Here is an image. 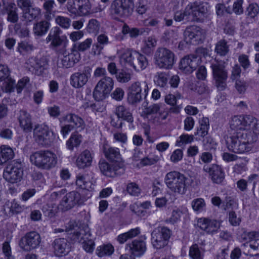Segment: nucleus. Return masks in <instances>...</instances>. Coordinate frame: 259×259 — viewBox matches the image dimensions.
Returning <instances> with one entry per match:
<instances>
[{"label": "nucleus", "mask_w": 259, "mask_h": 259, "mask_svg": "<svg viewBox=\"0 0 259 259\" xmlns=\"http://www.w3.org/2000/svg\"><path fill=\"white\" fill-rule=\"evenodd\" d=\"M250 117L236 116L230 121L231 133L226 138L228 148L237 153H243L249 151L252 144L255 140V137H248L250 132L247 130Z\"/></svg>", "instance_id": "nucleus-1"}, {"label": "nucleus", "mask_w": 259, "mask_h": 259, "mask_svg": "<svg viewBox=\"0 0 259 259\" xmlns=\"http://www.w3.org/2000/svg\"><path fill=\"white\" fill-rule=\"evenodd\" d=\"M209 6L205 2L196 1L193 4H189L185 10L176 13L175 20L180 22L186 21H201L204 15L208 12Z\"/></svg>", "instance_id": "nucleus-2"}, {"label": "nucleus", "mask_w": 259, "mask_h": 259, "mask_svg": "<svg viewBox=\"0 0 259 259\" xmlns=\"http://www.w3.org/2000/svg\"><path fill=\"white\" fill-rule=\"evenodd\" d=\"M211 51L207 49L200 48L196 55H190L184 57L180 61L179 69L183 73H192L201 62L209 61Z\"/></svg>", "instance_id": "nucleus-3"}, {"label": "nucleus", "mask_w": 259, "mask_h": 259, "mask_svg": "<svg viewBox=\"0 0 259 259\" xmlns=\"http://www.w3.org/2000/svg\"><path fill=\"white\" fill-rule=\"evenodd\" d=\"M29 160L31 163L37 167L49 170L57 165L59 156L50 150H40L32 153Z\"/></svg>", "instance_id": "nucleus-4"}, {"label": "nucleus", "mask_w": 259, "mask_h": 259, "mask_svg": "<svg viewBox=\"0 0 259 259\" xmlns=\"http://www.w3.org/2000/svg\"><path fill=\"white\" fill-rule=\"evenodd\" d=\"M164 183L169 190L176 195L185 194L189 186V179L177 171L167 173L164 178Z\"/></svg>", "instance_id": "nucleus-5"}, {"label": "nucleus", "mask_w": 259, "mask_h": 259, "mask_svg": "<svg viewBox=\"0 0 259 259\" xmlns=\"http://www.w3.org/2000/svg\"><path fill=\"white\" fill-rule=\"evenodd\" d=\"M119 62L122 66L132 68L137 71L144 70L148 65L145 56L132 50H125L120 56Z\"/></svg>", "instance_id": "nucleus-6"}, {"label": "nucleus", "mask_w": 259, "mask_h": 259, "mask_svg": "<svg viewBox=\"0 0 259 259\" xmlns=\"http://www.w3.org/2000/svg\"><path fill=\"white\" fill-rule=\"evenodd\" d=\"M57 135L46 124L36 125L33 131V139L39 145L49 146L56 139Z\"/></svg>", "instance_id": "nucleus-7"}, {"label": "nucleus", "mask_w": 259, "mask_h": 259, "mask_svg": "<svg viewBox=\"0 0 259 259\" xmlns=\"http://www.w3.org/2000/svg\"><path fill=\"white\" fill-rule=\"evenodd\" d=\"M113 87L112 78L108 76L102 78L97 82L93 90V98L97 101L105 100L108 97Z\"/></svg>", "instance_id": "nucleus-8"}, {"label": "nucleus", "mask_w": 259, "mask_h": 259, "mask_svg": "<svg viewBox=\"0 0 259 259\" xmlns=\"http://www.w3.org/2000/svg\"><path fill=\"white\" fill-rule=\"evenodd\" d=\"M149 88L146 81H137L131 84L127 91V100L132 104L139 102L142 95L146 98L148 94Z\"/></svg>", "instance_id": "nucleus-9"}, {"label": "nucleus", "mask_w": 259, "mask_h": 259, "mask_svg": "<svg viewBox=\"0 0 259 259\" xmlns=\"http://www.w3.org/2000/svg\"><path fill=\"white\" fill-rule=\"evenodd\" d=\"M154 58L155 64L161 68L169 69L175 62L174 54L165 48L158 49Z\"/></svg>", "instance_id": "nucleus-10"}, {"label": "nucleus", "mask_w": 259, "mask_h": 259, "mask_svg": "<svg viewBox=\"0 0 259 259\" xmlns=\"http://www.w3.org/2000/svg\"><path fill=\"white\" fill-rule=\"evenodd\" d=\"M23 169L21 163L14 162L9 164L5 169L3 177L11 184H17L22 179Z\"/></svg>", "instance_id": "nucleus-11"}, {"label": "nucleus", "mask_w": 259, "mask_h": 259, "mask_svg": "<svg viewBox=\"0 0 259 259\" xmlns=\"http://www.w3.org/2000/svg\"><path fill=\"white\" fill-rule=\"evenodd\" d=\"M211 68L216 87L219 90H224L227 85L226 80L228 77L224 65L219 62H215L212 64Z\"/></svg>", "instance_id": "nucleus-12"}, {"label": "nucleus", "mask_w": 259, "mask_h": 259, "mask_svg": "<svg viewBox=\"0 0 259 259\" xmlns=\"http://www.w3.org/2000/svg\"><path fill=\"white\" fill-rule=\"evenodd\" d=\"M170 237V231L165 227H160L152 233V243L156 248H160L166 245Z\"/></svg>", "instance_id": "nucleus-13"}, {"label": "nucleus", "mask_w": 259, "mask_h": 259, "mask_svg": "<svg viewBox=\"0 0 259 259\" xmlns=\"http://www.w3.org/2000/svg\"><path fill=\"white\" fill-rule=\"evenodd\" d=\"M40 242L39 235L35 232H31L23 237L19 243L20 247L26 251H30L38 247Z\"/></svg>", "instance_id": "nucleus-14"}, {"label": "nucleus", "mask_w": 259, "mask_h": 259, "mask_svg": "<svg viewBox=\"0 0 259 259\" xmlns=\"http://www.w3.org/2000/svg\"><path fill=\"white\" fill-rule=\"evenodd\" d=\"M112 8L115 13L127 16L134 10V2L133 0H115L112 4Z\"/></svg>", "instance_id": "nucleus-15"}, {"label": "nucleus", "mask_w": 259, "mask_h": 259, "mask_svg": "<svg viewBox=\"0 0 259 259\" xmlns=\"http://www.w3.org/2000/svg\"><path fill=\"white\" fill-rule=\"evenodd\" d=\"M62 31L58 27L53 28L46 39L47 44L50 43L51 47H58L62 44H67L68 40L66 35H61Z\"/></svg>", "instance_id": "nucleus-16"}, {"label": "nucleus", "mask_w": 259, "mask_h": 259, "mask_svg": "<svg viewBox=\"0 0 259 259\" xmlns=\"http://www.w3.org/2000/svg\"><path fill=\"white\" fill-rule=\"evenodd\" d=\"M221 222L213 219L205 218H199L197 220L196 225L201 230L208 234H213L218 231Z\"/></svg>", "instance_id": "nucleus-17"}, {"label": "nucleus", "mask_w": 259, "mask_h": 259, "mask_svg": "<svg viewBox=\"0 0 259 259\" xmlns=\"http://www.w3.org/2000/svg\"><path fill=\"white\" fill-rule=\"evenodd\" d=\"M101 150L106 157L113 162L117 163L119 168H122L124 166V163L118 148L111 147L105 143L102 145Z\"/></svg>", "instance_id": "nucleus-18"}, {"label": "nucleus", "mask_w": 259, "mask_h": 259, "mask_svg": "<svg viewBox=\"0 0 259 259\" xmlns=\"http://www.w3.org/2000/svg\"><path fill=\"white\" fill-rule=\"evenodd\" d=\"M90 236L89 229L86 227L84 230H80L79 233H76L74 238L81 242L83 249L89 253H92L94 251L95 246L93 240L89 238Z\"/></svg>", "instance_id": "nucleus-19"}, {"label": "nucleus", "mask_w": 259, "mask_h": 259, "mask_svg": "<svg viewBox=\"0 0 259 259\" xmlns=\"http://www.w3.org/2000/svg\"><path fill=\"white\" fill-rule=\"evenodd\" d=\"M204 171L208 173L211 181L216 184H221L225 179V173L222 168L217 164L204 165Z\"/></svg>", "instance_id": "nucleus-20"}, {"label": "nucleus", "mask_w": 259, "mask_h": 259, "mask_svg": "<svg viewBox=\"0 0 259 259\" xmlns=\"http://www.w3.org/2000/svg\"><path fill=\"white\" fill-rule=\"evenodd\" d=\"M94 158V155L90 150L85 149L80 152L77 156L76 161V166L79 169H84L90 167Z\"/></svg>", "instance_id": "nucleus-21"}, {"label": "nucleus", "mask_w": 259, "mask_h": 259, "mask_svg": "<svg viewBox=\"0 0 259 259\" xmlns=\"http://www.w3.org/2000/svg\"><path fill=\"white\" fill-rule=\"evenodd\" d=\"M185 40L187 44L196 43L202 40L203 34L198 27L192 26L188 27L184 32Z\"/></svg>", "instance_id": "nucleus-22"}, {"label": "nucleus", "mask_w": 259, "mask_h": 259, "mask_svg": "<svg viewBox=\"0 0 259 259\" xmlns=\"http://www.w3.org/2000/svg\"><path fill=\"white\" fill-rule=\"evenodd\" d=\"M125 249L134 256H141L146 250V243L143 240L136 239L126 244Z\"/></svg>", "instance_id": "nucleus-23"}, {"label": "nucleus", "mask_w": 259, "mask_h": 259, "mask_svg": "<svg viewBox=\"0 0 259 259\" xmlns=\"http://www.w3.org/2000/svg\"><path fill=\"white\" fill-rule=\"evenodd\" d=\"M47 64L45 59L38 60L35 57H31L28 59L26 62L25 67L30 71L37 75H40L44 67Z\"/></svg>", "instance_id": "nucleus-24"}, {"label": "nucleus", "mask_w": 259, "mask_h": 259, "mask_svg": "<svg viewBox=\"0 0 259 259\" xmlns=\"http://www.w3.org/2000/svg\"><path fill=\"white\" fill-rule=\"evenodd\" d=\"M80 199V196L79 193L72 192L65 196L62 200L60 207L64 210L71 209L77 204Z\"/></svg>", "instance_id": "nucleus-25"}, {"label": "nucleus", "mask_w": 259, "mask_h": 259, "mask_svg": "<svg viewBox=\"0 0 259 259\" xmlns=\"http://www.w3.org/2000/svg\"><path fill=\"white\" fill-rule=\"evenodd\" d=\"M91 8V5L88 0L85 1L84 3L82 0H75L73 5H71L70 8L68 7V9H70V11L72 13L76 12L80 16L89 14Z\"/></svg>", "instance_id": "nucleus-26"}, {"label": "nucleus", "mask_w": 259, "mask_h": 259, "mask_svg": "<svg viewBox=\"0 0 259 259\" xmlns=\"http://www.w3.org/2000/svg\"><path fill=\"white\" fill-rule=\"evenodd\" d=\"M70 251V245L64 239H57L54 242V252L55 255L62 256Z\"/></svg>", "instance_id": "nucleus-27"}, {"label": "nucleus", "mask_w": 259, "mask_h": 259, "mask_svg": "<svg viewBox=\"0 0 259 259\" xmlns=\"http://www.w3.org/2000/svg\"><path fill=\"white\" fill-rule=\"evenodd\" d=\"M76 184L78 188L89 190L93 185V177L88 174H79L76 177Z\"/></svg>", "instance_id": "nucleus-28"}, {"label": "nucleus", "mask_w": 259, "mask_h": 259, "mask_svg": "<svg viewBox=\"0 0 259 259\" xmlns=\"http://www.w3.org/2000/svg\"><path fill=\"white\" fill-rule=\"evenodd\" d=\"M141 115L148 120H158L160 115L159 106L154 104L145 108Z\"/></svg>", "instance_id": "nucleus-29"}, {"label": "nucleus", "mask_w": 259, "mask_h": 259, "mask_svg": "<svg viewBox=\"0 0 259 259\" xmlns=\"http://www.w3.org/2000/svg\"><path fill=\"white\" fill-rule=\"evenodd\" d=\"M3 4L8 14V20L12 23L16 22L18 16L13 0H3Z\"/></svg>", "instance_id": "nucleus-30"}, {"label": "nucleus", "mask_w": 259, "mask_h": 259, "mask_svg": "<svg viewBox=\"0 0 259 259\" xmlns=\"http://www.w3.org/2000/svg\"><path fill=\"white\" fill-rule=\"evenodd\" d=\"M89 77V75L86 73L77 72L71 76L70 83L73 87L79 88L85 84Z\"/></svg>", "instance_id": "nucleus-31"}, {"label": "nucleus", "mask_w": 259, "mask_h": 259, "mask_svg": "<svg viewBox=\"0 0 259 259\" xmlns=\"http://www.w3.org/2000/svg\"><path fill=\"white\" fill-rule=\"evenodd\" d=\"M64 121L65 123H68L71 125L72 128H80L81 130H83L85 126L83 119L73 114L67 115L64 118Z\"/></svg>", "instance_id": "nucleus-32"}, {"label": "nucleus", "mask_w": 259, "mask_h": 259, "mask_svg": "<svg viewBox=\"0 0 259 259\" xmlns=\"http://www.w3.org/2000/svg\"><path fill=\"white\" fill-rule=\"evenodd\" d=\"M141 233L140 228L137 227L132 229L126 232L119 234L117 238V240L120 244H123L128 240L137 237Z\"/></svg>", "instance_id": "nucleus-33"}, {"label": "nucleus", "mask_w": 259, "mask_h": 259, "mask_svg": "<svg viewBox=\"0 0 259 259\" xmlns=\"http://www.w3.org/2000/svg\"><path fill=\"white\" fill-rule=\"evenodd\" d=\"M0 149V164H3L14 157L13 150L10 146L2 145Z\"/></svg>", "instance_id": "nucleus-34"}, {"label": "nucleus", "mask_w": 259, "mask_h": 259, "mask_svg": "<svg viewBox=\"0 0 259 259\" xmlns=\"http://www.w3.org/2000/svg\"><path fill=\"white\" fill-rule=\"evenodd\" d=\"M114 252V247L110 243L104 244L97 247L96 253L100 257L109 256Z\"/></svg>", "instance_id": "nucleus-35"}, {"label": "nucleus", "mask_w": 259, "mask_h": 259, "mask_svg": "<svg viewBox=\"0 0 259 259\" xmlns=\"http://www.w3.org/2000/svg\"><path fill=\"white\" fill-rule=\"evenodd\" d=\"M188 210L185 206H181L179 208L173 210L171 215L168 220L169 223L175 224L180 221L181 218L184 215H186Z\"/></svg>", "instance_id": "nucleus-36"}, {"label": "nucleus", "mask_w": 259, "mask_h": 259, "mask_svg": "<svg viewBox=\"0 0 259 259\" xmlns=\"http://www.w3.org/2000/svg\"><path fill=\"white\" fill-rule=\"evenodd\" d=\"M19 120L20 126L24 131L29 132L31 131L32 124L29 114L24 111L21 112Z\"/></svg>", "instance_id": "nucleus-37"}, {"label": "nucleus", "mask_w": 259, "mask_h": 259, "mask_svg": "<svg viewBox=\"0 0 259 259\" xmlns=\"http://www.w3.org/2000/svg\"><path fill=\"white\" fill-rule=\"evenodd\" d=\"M17 51L22 55H26L34 50V47L31 43L26 41H22L18 44Z\"/></svg>", "instance_id": "nucleus-38"}, {"label": "nucleus", "mask_w": 259, "mask_h": 259, "mask_svg": "<svg viewBox=\"0 0 259 259\" xmlns=\"http://www.w3.org/2000/svg\"><path fill=\"white\" fill-rule=\"evenodd\" d=\"M0 83L2 91L6 93L13 92L16 85L15 80L11 77L10 75L6 77L3 81H1Z\"/></svg>", "instance_id": "nucleus-39"}, {"label": "nucleus", "mask_w": 259, "mask_h": 259, "mask_svg": "<svg viewBox=\"0 0 259 259\" xmlns=\"http://www.w3.org/2000/svg\"><path fill=\"white\" fill-rule=\"evenodd\" d=\"M82 141V136L77 133L72 134L66 142L68 149L72 150L74 147H78Z\"/></svg>", "instance_id": "nucleus-40"}, {"label": "nucleus", "mask_w": 259, "mask_h": 259, "mask_svg": "<svg viewBox=\"0 0 259 259\" xmlns=\"http://www.w3.org/2000/svg\"><path fill=\"white\" fill-rule=\"evenodd\" d=\"M115 112L118 118H121L128 122H132L133 120L131 113L123 106H117Z\"/></svg>", "instance_id": "nucleus-41"}, {"label": "nucleus", "mask_w": 259, "mask_h": 259, "mask_svg": "<svg viewBox=\"0 0 259 259\" xmlns=\"http://www.w3.org/2000/svg\"><path fill=\"white\" fill-rule=\"evenodd\" d=\"M247 130L250 132L248 137L254 136L256 138V135H259V121L250 117V121L248 123ZM256 140V139L254 142Z\"/></svg>", "instance_id": "nucleus-42"}, {"label": "nucleus", "mask_w": 259, "mask_h": 259, "mask_svg": "<svg viewBox=\"0 0 259 259\" xmlns=\"http://www.w3.org/2000/svg\"><path fill=\"white\" fill-rule=\"evenodd\" d=\"M5 209V210L9 211L12 214H17L23 211L24 208L18 202L13 200L6 203Z\"/></svg>", "instance_id": "nucleus-43"}, {"label": "nucleus", "mask_w": 259, "mask_h": 259, "mask_svg": "<svg viewBox=\"0 0 259 259\" xmlns=\"http://www.w3.org/2000/svg\"><path fill=\"white\" fill-rule=\"evenodd\" d=\"M50 24L47 21H43L36 24L33 27V31L37 35H42L47 33Z\"/></svg>", "instance_id": "nucleus-44"}, {"label": "nucleus", "mask_w": 259, "mask_h": 259, "mask_svg": "<svg viewBox=\"0 0 259 259\" xmlns=\"http://www.w3.org/2000/svg\"><path fill=\"white\" fill-rule=\"evenodd\" d=\"M40 15V9L38 8H29L23 13V17L27 21H31Z\"/></svg>", "instance_id": "nucleus-45"}, {"label": "nucleus", "mask_w": 259, "mask_h": 259, "mask_svg": "<svg viewBox=\"0 0 259 259\" xmlns=\"http://www.w3.org/2000/svg\"><path fill=\"white\" fill-rule=\"evenodd\" d=\"M99 166L101 172L106 176L109 177H113L115 174L114 170L105 160L100 161L99 163Z\"/></svg>", "instance_id": "nucleus-46"}, {"label": "nucleus", "mask_w": 259, "mask_h": 259, "mask_svg": "<svg viewBox=\"0 0 259 259\" xmlns=\"http://www.w3.org/2000/svg\"><path fill=\"white\" fill-rule=\"evenodd\" d=\"M156 45V40L152 36H149L144 41L142 51L146 54H148L155 48Z\"/></svg>", "instance_id": "nucleus-47"}, {"label": "nucleus", "mask_w": 259, "mask_h": 259, "mask_svg": "<svg viewBox=\"0 0 259 259\" xmlns=\"http://www.w3.org/2000/svg\"><path fill=\"white\" fill-rule=\"evenodd\" d=\"M191 205L194 211L200 213L205 210L206 203L203 199L199 198L194 199L191 202Z\"/></svg>", "instance_id": "nucleus-48"}, {"label": "nucleus", "mask_w": 259, "mask_h": 259, "mask_svg": "<svg viewBox=\"0 0 259 259\" xmlns=\"http://www.w3.org/2000/svg\"><path fill=\"white\" fill-rule=\"evenodd\" d=\"M189 256L191 259H203L204 255L199 249L197 244L191 245L189 250Z\"/></svg>", "instance_id": "nucleus-49"}, {"label": "nucleus", "mask_w": 259, "mask_h": 259, "mask_svg": "<svg viewBox=\"0 0 259 259\" xmlns=\"http://www.w3.org/2000/svg\"><path fill=\"white\" fill-rule=\"evenodd\" d=\"M194 140V136L191 135L183 134L180 136L176 141V146L182 147L192 142Z\"/></svg>", "instance_id": "nucleus-50"}, {"label": "nucleus", "mask_w": 259, "mask_h": 259, "mask_svg": "<svg viewBox=\"0 0 259 259\" xmlns=\"http://www.w3.org/2000/svg\"><path fill=\"white\" fill-rule=\"evenodd\" d=\"M92 44V39L88 38L82 42L75 44L74 47L78 51L84 52L90 49Z\"/></svg>", "instance_id": "nucleus-51"}, {"label": "nucleus", "mask_w": 259, "mask_h": 259, "mask_svg": "<svg viewBox=\"0 0 259 259\" xmlns=\"http://www.w3.org/2000/svg\"><path fill=\"white\" fill-rule=\"evenodd\" d=\"M154 80L158 85L164 87L167 84V75L165 73L158 72L155 75Z\"/></svg>", "instance_id": "nucleus-52"}, {"label": "nucleus", "mask_w": 259, "mask_h": 259, "mask_svg": "<svg viewBox=\"0 0 259 259\" xmlns=\"http://www.w3.org/2000/svg\"><path fill=\"white\" fill-rule=\"evenodd\" d=\"M215 52L221 56H225L228 52V47L225 40L219 41L215 46Z\"/></svg>", "instance_id": "nucleus-53"}, {"label": "nucleus", "mask_w": 259, "mask_h": 259, "mask_svg": "<svg viewBox=\"0 0 259 259\" xmlns=\"http://www.w3.org/2000/svg\"><path fill=\"white\" fill-rule=\"evenodd\" d=\"M84 107L85 108H91V110L96 114L97 112H103L105 110V106L104 105L101 103H97L93 104L87 103L84 104Z\"/></svg>", "instance_id": "nucleus-54"}, {"label": "nucleus", "mask_w": 259, "mask_h": 259, "mask_svg": "<svg viewBox=\"0 0 259 259\" xmlns=\"http://www.w3.org/2000/svg\"><path fill=\"white\" fill-rule=\"evenodd\" d=\"M55 22L57 24L61 27L64 29H68L70 26L71 21L67 17L58 16L55 18Z\"/></svg>", "instance_id": "nucleus-55"}, {"label": "nucleus", "mask_w": 259, "mask_h": 259, "mask_svg": "<svg viewBox=\"0 0 259 259\" xmlns=\"http://www.w3.org/2000/svg\"><path fill=\"white\" fill-rule=\"evenodd\" d=\"M56 5L55 2L53 0H48L46 1L43 7L46 11L45 17L48 19H51V15L52 14V11Z\"/></svg>", "instance_id": "nucleus-56"}, {"label": "nucleus", "mask_w": 259, "mask_h": 259, "mask_svg": "<svg viewBox=\"0 0 259 259\" xmlns=\"http://www.w3.org/2000/svg\"><path fill=\"white\" fill-rule=\"evenodd\" d=\"M127 192L131 195L137 196L141 191V189L138 185L134 183L128 184L126 187Z\"/></svg>", "instance_id": "nucleus-57"}, {"label": "nucleus", "mask_w": 259, "mask_h": 259, "mask_svg": "<svg viewBox=\"0 0 259 259\" xmlns=\"http://www.w3.org/2000/svg\"><path fill=\"white\" fill-rule=\"evenodd\" d=\"M228 221L231 225L237 226L241 223V219L235 212L231 211L229 213Z\"/></svg>", "instance_id": "nucleus-58"}, {"label": "nucleus", "mask_w": 259, "mask_h": 259, "mask_svg": "<svg viewBox=\"0 0 259 259\" xmlns=\"http://www.w3.org/2000/svg\"><path fill=\"white\" fill-rule=\"evenodd\" d=\"M247 15L251 18H254L259 13V7L257 4H250L247 9Z\"/></svg>", "instance_id": "nucleus-59"}, {"label": "nucleus", "mask_w": 259, "mask_h": 259, "mask_svg": "<svg viewBox=\"0 0 259 259\" xmlns=\"http://www.w3.org/2000/svg\"><path fill=\"white\" fill-rule=\"evenodd\" d=\"M243 0H236L233 4L232 9H231L232 13L234 12L236 15L242 14L243 12Z\"/></svg>", "instance_id": "nucleus-60"}, {"label": "nucleus", "mask_w": 259, "mask_h": 259, "mask_svg": "<svg viewBox=\"0 0 259 259\" xmlns=\"http://www.w3.org/2000/svg\"><path fill=\"white\" fill-rule=\"evenodd\" d=\"M215 11L217 15L219 16H224L225 14H231L232 12L229 8H226L224 5L219 4L215 6Z\"/></svg>", "instance_id": "nucleus-61"}, {"label": "nucleus", "mask_w": 259, "mask_h": 259, "mask_svg": "<svg viewBox=\"0 0 259 259\" xmlns=\"http://www.w3.org/2000/svg\"><path fill=\"white\" fill-rule=\"evenodd\" d=\"M99 29V24L98 22L95 19L90 20L89 22L87 30L90 33H96Z\"/></svg>", "instance_id": "nucleus-62"}, {"label": "nucleus", "mask_w": 259, "mask_h": 259, "mask_svg": "<svg viewBox=\"0 0 259 259\" xmlns=\"http://www.w3.org/2000/svg\"><path fill=\"white\" fill-rule=\"evenodd\" d=\"M122 32L124 34L129 33L130 36L132 37H136L140 34L139 29L137 28L130 29L127 25L123 26Z\"/></svg>", "instance_id": "nucleus-63"}, {"label": "nucleus", "mask_w": 259, "mask_h": 259, "mask_svg": "<svg viewBox=\"0 0 259 259\" xmlns=\"http://www.w3.org/2000/svg\"><path fill=\"white\" fill-rule=\"evenodd\" d=\"M29 78L28 77H24L20 79L16 86L17 93H20L22 90L29 84Z\"/></svg>", "instance_id": "nucleus-64"}]
</instances>
